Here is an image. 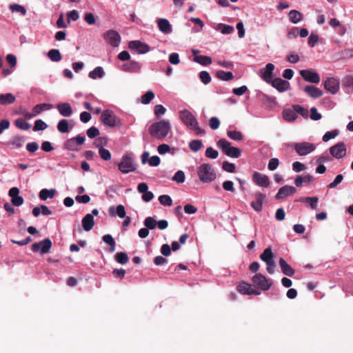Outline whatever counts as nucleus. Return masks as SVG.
Wrapping results in <instances>:
<instances>
[{"instance_id": "obj_20", "label": "nucleus", "mask_w": 353, "mask_h": 353, "mask_svg": "<svg viewBox=\"0 0 353 353\" xmlns=\"http://www.w3.org/2000/svg\"><path fill=\"white\" fill-rule=\"evenodd\" d=\"M296 192V189L290 185H284L279 190L275 196L276 199H281L288 196L294 194Z\"/></svg>"}, {"instance_id": "obj_14", "label": "nucleus", "mask_w": 353, "mask_h": 353, "mask_svg": "<svg viewBox=\"0 0 353 353\" xmlns=\"http://www.w3.org/2000/svg\"><path fill=\"white\" fill-rule=\"evenodd\" d=\"M142 68V63L137 61H130L123 64L120 69L125 72L140 73Z\"/></svg>"}, {"instance_id": "obj_10", "label": "nucleus", "mask_w": 353, "mask_h": 353, "mask_svg": "<svg viewBox=\"0 0 353 353\" xmlns=\"http://www.w3.org/2000/svg\"><path fill=\"white\" fill-rule=\"evenodd\" d=\"M299 73L305 81L317 84L321 81L319 74L313 70H302Z\"/></svg>"}, {"instance_id": "obj_44", "label": "nucleus", "mask_w": 353, "mask_h": 353, "mask_svg": "<svg viewBox=\"0 0 353 353\" xmlns=\"http://www.w3.org/2000/svg\"><path fill=\"white\" fill-rule=\"evenodd\" d=\"M15 125L21 129V130H28L30 129V124L26 121H25L23 119H17L15 122Z\"/></svg>"}, {"instance_id": "obj_51", "label": "nucleus", "mask_w": 353, "mask_h": 353, "mask_svg": "<svg viewBox=\"0 0 353 353\" xmlns=\"http://www.w3.org/2000/svg\"><path fill=\"white\" fill-rule=\"evenodd\" d=\"M159 202L164 205L171 206L172 205V200L171 197L166 194L161 195L159 197Z\"/></svg>"}, {"instance_id": "obj_16", "label": "nucleus", "mask_w": 353, "mask_h": 353, "mask_svg": "<svg viewBox=\"0 0 353 353\" xmlns=\"http://www.w3.org/2000/svg\"><path fill=\"white\" fill-rule=\"evenodd\" d=\"M324 88L327 92L334 94L339 91V82L333 77H329L324 82Z\"/></svg>"}, {"instance_id": "obj_25", "label": "nucleus", "mask_w": 353, "mask_h": 353, "mask_svg": "<svg viewBox=\"0 0 353 353\" xmlns=\"http://www.w3.org/2000/svg\"><path fill=\"white\" fill-rule=\"evenodd\" d=\"M158 28L161 32L164 34H169L172 32V26L165 19H160L157 22Z\"/></svg>"}, {"instance_id": "obj_21", "label": "nucleus", "mask_w": 353, "mask_h": 353, "mask_svg": "<svg viewBox=\"0 0 353 353\" xmlns=\"http://www.w3.org/2000/svg\"><path fill=\"white\" fill-rule=\"evenodd\" d=\"M265 197V195L259 192L254 194L255 201L251 203V206L255 211L261 212L262 210Z\"/></svg>"}, {"instance_id": "obj_55", "label": "nucleus", "mask_w": 353, "mask_h": 353, "mask_svg": "<svg viewBox=\"0 0 353 353\" xmlns=\"http://www.w3.org/2000/svg\"><path fill=\"white\" fill-rule=\"evenodd\" d=\"M310 119L314 121L320 120L322 118L321 113H319L317 109L315 107H312L310 109Z\"/></svg>"}, {"instance_id": "obj_4", "label": "nucleus", "mask_w": 353, "mask_h": 353, "mask_svg": "<svg viewBox=\"0 0 353 353\" xmlns=\"http://www.w3.org/2000/svg\"><path fill=\"white\" fill-rule=\"evenodd\" d=\"M118 169L123 174H128L137 170V164L132 153H126L121 157Z\"/></svg>"}, {"instance_id": "obj_8", "label": "nucleus", "mask_w": 353, "mask_h": 353, "mask_svg": "<svg viewBox=\"0 0 353 353\" xmlns=\"http://www.w3.org/2000/svg\"><path fill=\"white\" fill-rule=\"evenodd\" d=\"M294 148L299 155L305 156L313 152L316 149V145L314 143L304 141L294 143Z\"/></svg>"}, {"instance_id": "obj_11", "label": "nucleus", "mask_w": 353, "mask_h": 353, "mask_svg": "<svg viewBox=\"0 0 353 353\" xmlns=\"http://www.w3.org/2000/svg\"><path fill=\"white\" fill-rule=\"evenodd\" d=\"M128 48L136 51L138 54H145L150 51V46L139 40L131 41L128 43Z\"/></svg>"}, {"instance_id": "obj_46", "label": "nucleus", "mask_w": 353, "mask_h": 353, "mask_svg": "<svg viewBox=\"0 0 353 353\" xmlns=\"http://www.w3.org/2000/svg\"><path fill=\"white\" fill-rule=\"evenodd\" d=\"M222 168L230 173H234L236 172V166L234 163L228 161H223L222 163Z\"/></svg>"}, {"instance_id": "obj_38", "label": "nucleus", "mask_w": 353, "mask_h": 353, "mask_svg": "<svg viewBox=\"0 0 353 353\" xmlns=\"http://www.w3.org/2000/svg\"><path fill=\"white\" fill-rule=\"evenodd\" d=\"M48 56L52 61L57 62L61 59V54L60 52L57 49L50 50L48 53Z\"/></svg>"}, {"instance_id": "obj_62", "label": "nucleus", "mask_w": 353, "mask_h": 353, "mask_svg": "<svg viewBox=\"0 0 353 353\" xmlns=\"http://www.w3.org/2000/svg\"><path fill=\"white\" fill-rule=\"evenodd\" d=\"M219 26L222 27L221 32L224 34H231L234 30V27L229 25L219 24Z\"/></svg>"}, {"instance_id": "obj_41", "label": "nucleus", "mask_w": 353, "mask_h": 353, "mask_svg": "<svg viewBox=\"0 0 353 353\" xmlns=\"http://www.w3.org/2000/svg\"><path fill=\"white\" fill-rule=\"evenodd\" d=\"M292 108L296 111V114H299L305 119L308 117V110L304 107L300 105H293Z\"/></svg>"}, {"instance_id": "obj_26", "label": "nucleus", "mask_w": 353, "mask_h": 353, "mask_svg": "<svg viewBox=\"0 0 353 353\" xmlns=\"http://www.w3.org/2000/svg\"><path fill=\"white\" fill-rule=\"evenodd\" d=\"M289 20L292 23H298L303 19V15L301 12L296 10H292L288 13Z\"/></svg>"}, {"instance_id": "obj_54", "label": "nucleus", "mask_w": 353, "mask_h": 353, "mask_svg": "<svg viewBox=\"0 0 353 353\" xmlns=\"http://www.w3.org/2000/svg\"><path fill=\"white\" fill-rule=\"evenodd\" d=\"M330 25L334 28L339 27L341 28V34H343L346 30L345 27L341 25L340 21L335 18L330 21Z\"/></svg>"}, {"instance_id": "obj_32", "label": "nucleus", "mask_w": 353, "mask_h": 353, "mask_svg": "<svg viewBox=\"0 0 353 353\" xmlns=\"http://www.w3.org/2000/svg\"><path fill=\"white\" fill-rule=\"evenodd\" d=\"M194 61L203 65H208L212 63L211 57L205 55L195 56Z\"/></svg>"}, {"instance_id": "obj_59", "label": "nucleus", "mask_w": 353, "mask_h": 353, "mask_svg": "<svg viewBox=\"0 0 353 353\" xmlns=\"http://www.w3.org/2000/svg\"><path fill=\"white\" fill-rule=\"evenodd\" d=\"M279 165V160L277 158H272L269 161L268 163V169L270 170H274L277 168Z\"/></svg>"}, {"instance_id": "obj_36", "label": "nucleus", "mask_w": 353, "mask_h": 353, "mask_svg": "<svg viewBox=\"0 0 353 353\" xmlns=\"http://www.w3.org/2000/svg\"><path fill=\"white\" fill-rule=\"evenodd\" d=\"M102 239L105 243L110 246V252H114L115 250L116 243L111 234L104 235Z\"/></svg>"}, {"instance_id": "obj_17", "label": "nucleus", "mask_w": 353, "mask_h": 353, "mask_svg": "<svg viewBox=\"0 0 353 353\" xmlns=\"http://www.w3.org/2000/svg\"><path fill=\"white\" fill-rule=\"evenodd\" d=\"M269 83L281 92L288 90L290 87V83L281 78L272 79Z\"/></svg>"}, {"instance_id": "obj_22", "label": "nucleus", "mask_w": 353, "mask_h": 353, "mask_svg": "<svg viewBox=\"0 0 353 353\" xmlns=\"http://www.w3.org/2000/svg\"><path fill=\"white\" fill-rule=\"evenodd\" d=\"M303 90L308 96L314 99L319 98L323 95V91L314 85H306Z\"/></svg>"}, {"instance_id": "obj_34", "label": "nucleus", "mask_w": 353, "mask_h": 353, "mask_svg": "<svg viewBox=\"0 0 353 353\" xmlns=\"http://www.w3.org/2000/svg\"><path fill=\"white\" fill-rule=\"evenodd\" d=\"M103 69L100 66L95 68L92 71L90 72L89 73V77L93 79L101 78L103 77Z\"/></svg>"}, {"instance_id": "obj_42", "label": "nucleus", "mask_w": 353, "mask_h": 353, "mask_svg": "<svg viewBox=\"0 0 353 353\" xmlns=\"http://www.w3.org/2000/svg\"><path fill=\"white\" fill-rule=\"evenodd\" d=\"M154 98V93L152 90H148L141 97V103L148 104Z\"/></svg>"}, {"instance_id": "obj_24", "label": "nucleus", "mask_w": 353, "mask_h": 353, "mask_svg": "<svg viewBox=\"0 0 353 353\" xmlns=\"http://www.w3.org/2000/svg\"><path fill=\"white\" fill-rule=\"evenodd\" d=\"M279 263L281 271L285 275L292 276L294 274V270L283 258L279 259Z\"/></svg>"}, {"instance_id": "obj_56", "label": "nucleus", "mask_w": 353, "mask_h": 353, "mask_svg": "<svg viewBox=\"0 0 353 353\" xmlns=\"http://www.w3.org/2000/svg\"><path fill=\"white\" fill-rule=\"evenodd\" d=\"M343 179V176L342 174H338L334 180L330 183L327 188L330 189L335 188Z\"/></svg>"}, {"instance_id": "obj_1", "label": "nucleus", "mask_w": 353, "mask_h": 353, "mask_svg": "<svg viewBox=\"0 0 353 353\" xmlns=\"http://www.w3.org/2000/svg\"><path fill=\"white\" fill-rule=\"evenodd\" d=\"M170 130V123L167 120H161L151 124L148 131L152 137L163 140L168 136Z\"/></svg>"}, {"instance_id": "obj_40", "label": "nucleus", "mask_w": 353, "mask_h": 353, "mask_svg": "<svg viewBox=\"0 0 353 353\" xmlns=\"http://www.w3.org/2000/svg\"><path fill=\"white\" fill-rule=\"evenodd\" d=\"M115 260L120 264H125L129 261V257L125 252H117L115 255Z\"/></svg>"}, {"instance_id": "obj_15", "label": "nucleus", "mask_w": 353, "mask_h": 353, "mask_svg": "<svg viewBox=\"0 0 353 353\" xmlns=\"http://www.w3.org/2000/svg\"><path fill=\"white\" fill-rule=\"evenodd\" d=\"M252 179L253 182L259 186L268 188L270 185L269 177L258 172H254L252 174Z\"/></svg>"}, {"instance_id": "obj_33", "label": "nucleus", "mask_w": 353, "mask_h": 353, "mask_svg": "<svg viewBox=\"0 0 353 353\" xmlns=\"http://www.w3.org/2000/svg\"><path fill=\"white\" fill-rule=\"evenodd\" d=\"M299 201L301 202L307 203L310 205V206L314 210H316L317 208L319 199L316 196L301 198L300 199Z\"/></svg>"}, {"instance_id": "obj_60", "label": "nucleus", "mask_w": 353, "mask_h": 353, "mask_svg": "<svg viewBox=\"0 0 353 353\" xmlns=\"http://www.w3.org/2000/svg\"><path fill=\"white\" fill-rule=\"evenodd\" d=\"M166 112V109L162 105H157L154 107V112L157 117H159Z\"/></svg>"}, {"instance_id": "obj_28", "label": "nucleus", "mask_w": 353, "mask_h": 353, "mask_svg": "<svg viewBox=\"0 0 353 353\" xmlns=\"http://www.w3.org/2000/svg\"><path fill=\"white\" fill-rule=\"evenodd\" d=\"M15 97L11 93L0 94V104L8 105L13 103L15 101Z\"/></svg>"}, {"instance_id": "obj_6", "label": "nucleus", "mask_w": 353, "mask_h": 353, "mask_svg": "<svg viewBox=\"0 0 353 353\" xmlns=\"http://www.w3.org/2000/svg\"><path fill=\"white\" fill-rule=\"evenodd\" d=\"M101 120L105 125L113 128L121 125L120 119L116 117L111 110H106L103 112Z\"/></svg>"}, {"instance_id": "obj_19", "label": "nucleus", "mask_w": 353, "mask_h": 353, "mask_svg": "<svg viewBox=\"0 0 353 353\" xmlns=\"http://www.w3.org/2000/svg\"><path fill=\"white\" fill-rule=\"evenodd\" d=\"M239 292L243 294H260V292L252 288V286L245 282H241L237 286Z\"/></svg>"}, {"instance_id": "obj_30", "label": "nucleus", "mask_w": 353, "mask_h": 353, "mask_svg": "<svg viewBox=\"0 0 353 353\" xmlns=\"http://www.w3.org/2000/svg\"><path fill=\"white\" fill-rule=\"evenodd\" d=\"M216 77L222 81H230L234 78L232 72H225L224 70H218L216 72Z\"/></svg>"}, {"instance_id": "obj_49", "label": "nucleus", "mask_w": 353, "mask_h": 353, "mask_svg": "<svg viewBox=\"0 0 353 353\" xmlns=\"http://www.w3.org/2000/svg\"><path fill=\"white\" fill-rule=\"evenodd\" d=\"M199 78L201 81L205 85L210 83L212 80L210 73L207 71H201L199 73Z\"/></svg>"}, {"instance_id": "obj_57", "label": "nucleus", "mask_w": 353, "mask_h": 353, "mask_svg": "<svg viewBox=\"0 0 353 353\" xmlns=\"http://www.w3.org/2000/svg\"><path fill=\"white\" fill-rule=\"evenodd\" d=\"M209 125L212 130H216L220 126V121L217 117H213L209 121Z\"/></svg>"}, {"instance_id": "obj_61", "label": "nucleus", "mask_w": 353, "mask_h": 353, "mask_svg": "<svg viewBox=\"0 0 353 353\" xmlns=\"http://www.w3.org/2000/svg\"><path fill=\"white\" fill-rule=\"evenodd\" d=\"M292 169L294 172H299L305 169V165L299 161H295L292 163Z\"/></svg>"}, {"instance_id": "obj_18", "label": "nucleus", "mask_w": 353, "mask_h": 353, "mask_svg": "<svg viewBox=\"0 0 353 353\" xmlns=\"http://www.w3.org/2000/svg\"><path fill=\"white\" fill-rule=\"evenodd\" d=\"M274 69V65L270 63H268L265 68L261 69V77L265 82L269 83L272 81Z\"/></svg>"}, {"instance_id": "obj_45", "label": "nucleus", "mask_w": 353, "mask_h": 353, "mask_svg": "<svg viewBox=\"0 0 353 353\" xmlns=\"http://www.w3.org/2000/svg\"><path fill=\"white\" fill-rule=\"evenodd\" d=\"M99 154L100 157L104 160V161H109L111 159V153L110 152L105 149L103 147H101V148L99 149Z\"/></svg>"}, {"instance_id": "obj_27", "label": "nucleus", "mask_w": 353, "mask_h": 353, "mask_svg": "<svg viewBox=\"0 0 353 353\" xmlns=\"http://www.w3.org/2000/svg\"><path fill=\"white\" fill-rule=\"evenodd\" d=\"M283 117L285 121L292 122L296 120L297 115L296 111L292 108L283 111Z\"/></svg>"}, {"instance_id": "obj_7", "label": "nucleus", "mask_w": 353, "mask_h": 353, "mask_svg": "<svg viewBox=\"0 0 353 353\" xmlns=\"http://www.w3.org/2000/svg\"><path fill=\"white\" fill-rule=\"evenodd\" d=\"M52 245L51 240L46 238L39 242L33 243L31 246V250L33 252H39L41 254H44L50 252Z\"/></svg>"}, {"instance_id": "obj_31", "label": "nucleus", "mask_w": 353, "mask_h": 353, "mask_svg": "<svg viewBox=\"0 0 353 353\" xmlns=\"http://www.w3.org/2000/svg\"><path fill=\"white\" fill-rule=\"evenodd\" d=\"M273 253L270 248H268L264 250V251L260 254V259L265 263L267 261H270L273 260Z\"/></svg>"}, {"instance_id": "obj_2", "label": "nucleus", "mask_w": 353, "mask_h": 353, "mask_svg": "<svg viewBox=\"0 0 353 353\" xmlns=\"http://www.w3.org/2000/svg\"><path fill=\"white\" fill-rule=\"evenodd\" d=\"M179 117L188 128L195 131L196 135L204 134L205 131L199 126L196 117L189 110L180 111Z\"/></svg>"}, {"instance_id": "obj_43", "label": "nucleus", "mask_w": 353, "mask_h": 353, "mask_svg": "<svg viewBox=\"0 0 353 353\" xmlns=\"http://www.w3.org/2000/svg\"><path fill=\"white\" fill-rule=\"evenodd\" d=\"M143 224L148 230H153L157 226V221L151 216L145 218Z\"/></svg>"}, {"instance_id": "obj_9", "label": "nucleus", "mask_w": 353, "mask_h": 353, "mask_svg": "<svg viewBox=\"0 0 353 353\" xmlns=\"http://www.w3.org/2000/svg\"><path fill=\"white\" fill-rule=\"evenodd\" d=\"M252 283L262 290L266 291L269 290L272 285V283L262 274H256L252 278Z\"/></svg>"}, {"instance_id": "obj_48", "label": "nucleus", "mask_w": 353, "mask_h": 353, "mask_svg": "<svg viewBox=\"0 0 353 353\" xmlns=\"http://www.w3.org/2000/svg\"><path fill=\"white\" fill-rule=\"evenodd\" d=\"M10 9L12 12H20L23 16L26 14V10L24 7L19 4H11L10 6Z\"/></svg>"}, {"instance_id": "obj_37", "label": "nucleus", "mask_w": 353, "mask_h": 353, "mask_svg": "<svg viewBox=\"0 0 353 353\" xmlns=\"http://www.w3.org/2000/svg\"><path fill=\"white\" fill-rule=\"evenodd\" d=\"M202 147V141L199 139L192 140L189 143L190 149L194 152L199 151Z\"/></svg>"}, {"instance_id": "obj_35", "label": "nucleus", "mask_w": 353, "mask_h": 353, "mask_svg": "<svg viewBox=\"0 0 353 353\" xmlns=\"http://www.w3.org/2000/svg\"><path fill=\"white\" fill-rule=\"evenodd\" d=\"M228 137L234 141H242L243 139V134L237 130H228L227 131Z\"/></svg>"}, {"instance_id": "obj_53", "label": "nucleus", "mask_w": 353, "mask_h": 353, "mask_svg": "<svg viewBox=\"0 0 353 353\" xmlns=\"http://www.w3.org/2000/svg\"><path fill=\"white\" fill-rule=\"evenodd\" d=\"M185 178L184 172L182 170H179L175 173L172 179L179 183H182L185 181Z\"/></svg>"}, {"instance_id": "obj_64", "label": "nucleus", "mask_w": 353, "mask_h": 353, "mask_svg": "<svg viewBox=\"0 0 353 353\" xmlns=\"http://www.w3.org/2000/svg\"><path fill=\"white\" fill-rule=\"evenodd\" d=\"M223 188L225 191L234 192V183L231 181H225L223 183Z\"/></svg>"}, {"instance_id": "obj_47", "label": "nucleus", "mask_w": 353, "mask_h": 353, "mask_svg": "<svg viewBox=\"0 0 353 353\" xmlns=\"http://www.w3.org/2000/svg\"><path fill=\"white\" fill-rule=\"evenodd\" d=\"M339 134V130H334L332 131H328L325 132V134L323 136V141L324 142H327L330 141L332 139L335 138Z\"/></svg>"}, {"instance_id": "obj_12", "label": "nucleus", "mask_w": 353, "mask_h": 353, "mask_svg": "<svg viewBox=\"0 0 353 353\" xmlns=\"http://www.w3.org/2000/svg\"><path fill=\"white\" fill-rule=\"evenodd\" d=\"M103 37L105 41L113 47H117L121 42L119 34L114 30H108L104 33Z\"/></svg>"}, {"instance_id": "obj_23", "label": "nucleus", "mask_w": 353, "mask_h": 353, "mask_svg": "<svg viewBox=\"0 0 353 353\" xmlns=\"http://www.w3.org/2000/svg\"><path fill=\"white\" fill-rule=\"evenodd\" d=\"M94 225L92 214H87L82 219V226L85 231H90Z\"/></svg>"}, {"instance_id": "obj_52", "label": "nucleus", "mask_w": 353, "mask_h": 353, "mask_svg": "<svg viewBox=\"0 0 353 353\" xmlns=\"http://www.w3.org/2000/svg\"><path fill=\"white\" fill-rule=\"evenodd\" d=\"M48 127L47 124L41 119L36 120L33 127L34 131L44 130Z\"/></svg>"}, {"instance_id": "obj_29", "label": "nucleus", "mask_w": 353, "mask_h": 353, "mask_svg": "<svg viewBox=\"0 0 353 353\" xmlns=\"http://www.w3.org/2000/svg\"><path fill=\"white\" fill-rule=\"evenodd\" d=\"M55 190L51 189H42L39 194V197L42 201H46L48 199H52L55 195Z\"/></svg>"}, {"instance_id": "obj_3", "label": "nucleus", "mask_w": 353, "mask_h": 353, "mask_svg": "<svg viewBox=\"0 0 353 353\" xmlns=\"http://www.w3.org/2000/svg\"><path fill=\"white\" fill-rule=\"evenodd\" d=\"M197 175L203 183H210L213 181L216 174L214 167L210 163H203L197 168Z\"/></svg>"}, {"instance_id": "obj_39", "label": "nucleus", "mask_w": 353, "mask_h": 353, "mask_svg": "<svg viewBox=\"0 0 353 353\" xmlns=\"http://www.w3.org/2000/svg\"><path fill=\"white\" fill-rule=\"evenodd\" d=\"M85 141V137L81 135H78L75 138L70 139V140H68V150H72V144L74 142H76L77 145H81Z\"/></svg>"}, {"instance_id": "obj_13", "label": "nucleus", "mask_w": 353, "mask_h": 353, "mask_svg": "<svg viewBox=\"0 0 353 353\" xmlns=\"http://www.w3.org/2000/svg\"><path fill=\"white\" fill-rule=\"evenodd\" d=\"M346 146L343 142H339L330 148V154L336 159L343 158L346 155Z\"/></svg>"}, {"instance_id": "obj_50", "label": "nucleus", "mask_w": 353, "mask_h": 353, "mask_svg": "<svg viewBox=\"0 0 353 353\" xmlns=\"http://www.w3.org/2000/svg\"><path fill=\"white\" fill-rule=\"evenodd\" d=\"M205 156L209 159H215L218 157L219 152L213 148L208 147L205 150Z\"/></svg>"}, {"instance_id": "obj_58", "label": "nucleus", "mask_w": 353, "mask_h": 353, "mask_svg": "<svg viewBox=\"0 0 353 353\" xmlns=\"http://www.w3.org/2000/svg\"><path fill=\"white\" fill-rule=\"evenodd\" d=\"M99 134V130L94 127V126H92L91 128H90L88 130H87V135L89 138L90 139H93V138H95L96 137H97L98 135Z\"/></svg>"}, {"instance_id": "obj_63", "label": "nucleus", "mask_w": 353, "mask_h": 353, "mask_svg": "<svg viewBox=\"0 0 353 353\" xmlns=\"http://www.w3.org/2000/svg\"><path fill=\"white\" fill-rule=\"evenodd\" d=\"M247 91L248 88L246 85H242L239 88H235L232 90L233 93L237 96H241L243 94H245Z\"/></svg>"}, {"instance_id": "obj_5", "label": "nucleus", "mask_w": 353, "mask_h": 353, "mask_svg": "<svg viewBox=\"0 0 353 353\" xmlns=\"http://www.w3.org/2000/svg\"><path fill=\"white\" fill-rule=\"evenodd\" d=\"M216 145L225 155L230 157L239 158L241 155V150L232 146L231 143L224 138L219 139Z\"/></svg>"}]
</instances>
